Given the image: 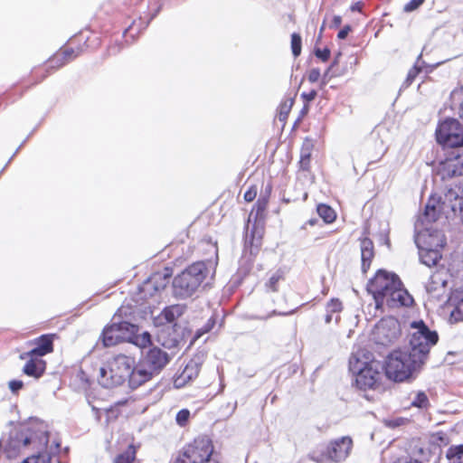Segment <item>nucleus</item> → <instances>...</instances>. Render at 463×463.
Returning a JSON list of instances; mask_svg holds the SVG:
<instances>
[{
  "label": "nucleus",
  "instance_id": "1a4fd4ad",
  "mask_svg": "<svg viewBox=\"0 0 463 463\" xmlns=\"http://www.w3.org/2000/svg\"><path fill=\"white\" fill-rule=\"evenodd\" d=\"M373 335L377 345L388 346L395 343L402 335L400 322L393 317H383L375 326Z\"/></svg>",
  "mask_w": 463,
  "mask_h": 463
},
{
  "label": "nucleus",
  "instance_id": "a878e982",
  "mask_svg": "<svg viewBox=\"0 0 463 463\" xmlns=\"http://www.w3.org/2000/svg\"><path fill=\"white\" fill-rule=\"evenodd\" d=\"M420 258L423 264L428 267H434L441 259L440 253L432 249H422L420 252Z\"/></svg>",
  "mask_w": 463,
  "mask_h": 463
},
{
  "label": "nucleus",
  "instance_id": "5fc2aeb1",
  "mask_svg": "<svg viewBox=\"0 0 463 463\" xmlns=\"http://www.w3.org/2000/svg\"><path fill=\"white\" fill-rule=\"evenodd\" d=\"M342 24V17L340 15H335L332 19L331 27H339Z\"/></svg>",
  "mask_w": 463,
  "mask_h": 463
},
{
  "label": "nucleus",
  "instance_id": "9d476101",
  "mask_svg": "<svg viewBox=\"0 0 463 463\" xmlns=\"http://www.w3.org/2000/svg\"><path fill=\"white\" fill-rule=\"evenodd\" d=\"M461 127L459 121L455 118L443 120L435 131L437 142L449 147H459Z\"/></svg>",
  "mask_w": 463,
  "mask_h": 463
},
{
  "label": "nucleus",
  "instance_id": "a19ab883",
  "mask_svg": "<svg viewBox=\"0 0 463 463\" xmlns=\"http://www.w3.org/2000/svg\"><path fill=\"white\" fill-rule=\"evenodd\" d=\"M343 309V304L338 298H332L326 304L327 313H340Z\"/></svg>",
  "mask_w": 463,
  "mask_h": 463
},
{
  "label": "nucleus",
  "instance_id": "58836bf2",
  "mask_svg": "<svg viewBox=\"0 0 463 463\" xmlns=\"http://www.w3.org/2000/svg\"><path fill=\"white\" fill-rule=\"evenodd\" d=\"M215 324H216V318L214 317H211L207 320V322L203 325V326L197 330L196 335H195L196 338H199L203 335L210 332L214 327Z\"/></svg>",
  "mask_w": 463,
  "mask_h": 463
},
{
  "label": "nucleus",
  "instance_id": "20e7f679",
  "mask_svg": "<svg viewBox=\"0 0 463 463\" xmlns=\"http://www.w3.org/2000/svg\"><path fill=\"white\" fill-rule=\"evenodd\" d=\"M135 364V358L126 354H117L99 367L97 380L105 388H113L125 383Z\"/></svg>",
  "mask_w": 463,
  "mask_h": 463
},
{
  "label": "nucleus",
  "instance_id": "bf43d9fd",
  "mask_svg": "<svg viewBox=\"0 0 463 463\" xmlns=\"http://www.w3.org/2000/svg\"><path fill=\"white\" fill-rule=\"evenodd\" d=\"M385 151H383L382 154H381V156L379 158H381L382 156H383V154H384Z\"/></svg>",
  "mask_w": 463,
  "mask_h": 463
},
{
  "label": "nucleus",
  "instance_id": "a211bd4d",
  "mask_svg": "<svg viewBox=\"0 0 463 463\" xmlns=\"http://www.w3.org/2000/svg\"><path fill=\"white\" fill-rule=\"evenodd\" d=\"M57 338L56 334H45L42 335L39 337L33 339L30 342L31 345H33L34 347L28 351L24 352V355L33 354V355H38V356H44L48 354H51L53 352V342L54 339Z\"/></svg>",
  "mask_w": 463,
  "mask_h": 463
},
{
  "label": "nucleus",
  "instance_id": "de8ad7c7",
  "mask_svg": "<svg viewBox=\"0 0 463 463\" xmlns=\"http://www.w3.org/2000/svg\"><path fill=\"white\" fill-rule=\"evenodd\" d=\"M307 76L308 81H310L311 83H315L318 81V80L321 77L320 70L318 68H312L307 71Z\"/></svg>",
  "mask_w": 463,
  "mask_h": 463
},
{
  "label": "nucleus",
  "instance_id": "3c124183",
  "mask_svg": "<svg viewBox=\"0 0 463 463\" xmlns=\"http://www.w3.org/2000/svg\"><path fill=\"white\" fill-rule=\"evenodd\" d=\"M352 30V27L347 24V25H345L337 33V38L339 40H344L347 37L348 33L351 32Z\"/></svg>",
  "mask_w": 463,
  "mask_h": 463
},
{
  "label": "nucleus",
  "instance_id": "c9c22d12",
  "mask_svg": "<svg viewBox=\"0 0 463 463\" xmlns=\"http://www.w3.org/2000/svg\"><path fill=\"white\" fill-rule=\"evenodd\" d=\"M22 463H51V456L48 453H38L24 458Z\"/></svg>",
  "mask_w": 463,
  "mask_h": 463
},
{
  "label": "nucleus",
  "instance_id": "dca6fc26",
  "mask_svg": "<svg viewBox=\"0 0 463 463\" xmlns=\"http://www.w3.org/2000/svg\"><path fill=\"white\" fill-rule=\"evenodd\" d=\"M19 358L21 360H27L23 368L24 374L36 379L43 375L46 370V362L41 356L36 354L24 355V353H23L19 355Z\"/></svg>",
  "mask_w": 463,
  "mask_h": 463
},
{
  "label": "nucleus",
  "instance_id": "473e14b6",
  "mask_svg": "<svg viewBox=\"0 0 463 463\" xmlns=\"http://www.w3.org/2000/svg\"><path fill=\"white\" fill-rule=\"evenodd\" d=\"M430 438L432 443L438 446H448L450 443L449 436L442 430L431 433Z\"/></svg>",
  "mask_w": 463,
  "mask_h": 463
},
{
  "label": "nucleus",
  "instance_id": "49530a36",
  "mask_svg": "<svg viewBox=\"0 0 463 463\" xmlns=\"http://www.w3.org/2000/svg\"><path fill=\"white\" fill-rule=\"evenodd\" d=\"M425 0H410L403 7V10L407 13L412 12L420 7Z\"/></svg>",
  "mask_w": 463,
  "mask_h": 463
},
{
  "label": "nucleus",
  "instance_id": "412c9836",
  "mask_svg": "<svg viewBox=\"0 0 463 463\" xmlns=\"http://www.w3.org/2000/svg\"><path fill=\"white\" fill-rule=\"evenodd\" d=\"M362 270L366 273L374 258V245L371 239L364 237L360 239Z\"/></svg>",
  "mask_w": 463,
  "mask_h": 463
},
{
  "label": "nucleus",
  "instance_id": "6ab92c4d",
  "mask_svg": "<svg viewBox=\"0 0 463 463\" xmlns=\"http://www.w3.org/2000/svg\"><path fill=\"white\" fill-rule=\"evenodd\" d=\"M270 193L271 186L269 185L265 194H261L253 205L249 216V222L253 217V222H266Z\"/></svg>",
  "mask_w": 463,
  "mask_h": 463
},
{
  "label": "nucleus",
  "instance_id": "ea45409f",
  "mask_svg": "<svg viewBox=\"0 0 463 463\" xmlns=\"http://www.w3.org/2000/svg\"><path fill=\"white\" fill-rule=\"evenodd\" d=\"M422 71V66L416 62L408 71L406 82L411 84L417 76Z\"/></svg>",
  "mask_w": 463,
  "mask_h": 463
},
{
  "label": "nucleus",
  "instance_id": "72a5a7b5",
  "mask_svg": "<svg viewBox=\"0 0 463 463\" xmlns=\"http://www.w3.org/2000/svg\"><path fill=\"white\" fill-rule=\"evenodd\" d=\"M411 406L420 409H427L430 406V402L426 393L424 392H419L411 402Z\"/></svg>",
  "mask_w": 463,
  "mask_h": 463
},
{
  "label": "nucleus",
  "instance_id": "f3484780",
  "mask_svg": "<svg viewBox=\"0 0 463 463\" xmlns=\"http://www.w3.org/2000/svg\"><path fill=\"white\" fill-rule=\"evenodd\" d=\"M154 375V373H152L143 362L139 361L137 364L133 365L128 376L129 387L131 389H137L152 380Z\"/></svg>",
  "mask_w": 463,
  "mask_h": 463
},
{
  "label": "nucleus",
  "instance_id": "f257e3e1",
  "mask_svg": "<svg viewBox=\"0 0 463 463\" xmlns=\"http://www.w3.org/2000/svg\"><path fill=\"white\" fill-rule=\"evenodd\" d=\"M411 327L415 329L410 339V347L395 349L385 360V375L397 383L404 382L420 369L428 358L430 348L439 340L436 331H431L422 321H414Z\"/></svg>",
  "mask_w": 463,
  "mask_h": 463
},
{
  "label": "nucleus",
  "instance_id": "13d9d810",
  "mask_svg": "<svg viewBox=\"0 0 463 463\" xmlns=\"http://www.w3.org/2000/svg\"><path fill=\"white\" fill-rule=\"evenodd\" d=\"M460 140H459V147L463 146V126L461 127V132H460Z\"/></svg>",
  "mask_w": 463,
  "mask_h": 463
},
{
  "label": "nucleus",
  "instance_id": "c03bdc74",
  "mask_svg": "<svg viewBox=\"0 0 463 463\" xmlns=\"http://www.w3.org/2000/svg\"><path fill=\"white\" fill-rule=\"evenodd\" d=\"M122 49V43L120 42H115L111 44H109L106 50V56L109 57L112 55H116Z\"/></svg>",
  "mask_w": 463,
  "mask_h": 463
},
{
  "label": "nucleus",
  "instance_id": "f8f14e48",
  "mask_svg": "<svg viewBox=\"0 0 463 463\" xmlns=\"http://www.w3.org/2000/svg\"><path fill=\"white\" fill-rule=\"evenodd\" d=\"M134 326L127 321L113 323L104 327L101 341L105 347H111L125 342L132 332Z\"/></svg>",
  "mask_w": 463,
  "mask_h": 463
},
{
  "label": "nucleus",
  "instance_id": "2f4dec72",
  "mask_svg": "<svg viewBox=\"0 0 463 463\" xmlns=\"http://www.w3.org/2000/svg\"><path fill=\"white\" fill-rule=\"evenodd\" d=\"M63 56L60 53V52H56L44 64L51 71V73L57 71L58 69L63 67L67 62L64 60Z\"/></svg>",
  "mask_w": 463,
  "mask_h": 463
},
{
  "label": "nucleus",
  "instance_id": "4468645a",
  "mask_svg": "<svg viewBox=\"0 0 463 463\" xmlns=\"http://www.w3.org/2000/svg\"><path fill=\"white\" fill-rule=\"evenodd\" d=\"M151 370L158 374L170 362L169 354L157 346L150 347L140 360Z\"/></svg>",
  "mask_w": 463,
  "mask_h": 463
},
{
  "label": "nucleus",
  "instance_id": "6e6d98bb",
  "mask_svg": "<svg viewBox=\"0 0 463 463\" xmlns=\"http://www.w3.org/2000/svg\"><path fill=\"white\" fill-rule=\"evenodd\" d=\"M317 222H318V221H317V219H310V220H308V221L305 223V225L303 226V228H305V226H306L307 224H309L310 226H314L315 224H317Z\"/></svg>",
  "mask_w": 463,
  "mask_h": 463
},
{
  "label": "nucleus",
  "instance_id": "39448f33",
  "mask_svg": "<svg viewBox=\"0 0 463 463\" xmlns=\"http://www.w3.org/2000/svg\"><path fill=\"white\" fill-rule=\"evenodd\" d=\"M207 271L203 262L198 261L190 265L174 279L175 294L179 298L192 296L206 279Z\"/></svg>",
  "mask_w": 463,
  "mask_h": 463
},
{
  "label": "nucleus",
  "instance_id": "423d86ee",
  "mask_svg": "<svg viewBox=\"0 0 463 463\" xmlns=\"http://www.w3.org/2000/svg\"><path fill=\"white\" fill-rule=\"evenodd\" d=\"M213 450L210 438L205 435L198 436L178 451L174 463H219L211 460Z\"/></svg>",
  "mask_w": 463,
  "mask_h": 463
},
{
  "label": "nucleus",
  "instance_id": "603ef678",
  "mask_svg": "<svg viewBox=\"0 0 463 463\" xmlns=\"http://www.w3.org/2000/svg\"><path fill=\"white\" fill-rule=\"evenodd\" d=\"M140 346L141 347H146L149 345H151V335L148 334V333H144L142 334V335L140 336Z\"/></svg>",
  "mask_w": 463,
  "mask_h": 463
},
{
  "label": "nucleus",
  "instance_id": "7ed1b4c3",
  "mask_svg": "<svg viewBox=\"0 0 463 463\" xmlns=\"http://www.w3.org/2000/svg\"><path fill=\"white\" fill-rule=\"evenodd\" d=\"M350 366L356 371L355 386L362 391L377 390L383 386V366L366 350H359L350 361Z\"/></svg>",
  "mask_w": 463,
  "mask_h": 463
},
{
  "label": "nucleus",
  "instance_id": "cd10ccee",
  "mask_svg": "<svg viewBox=\"0 0 463 463\" xmlns=\"http://www.w3.org/2000/svg\"><path fill=\"white\" fill-rule=\"evenodd\" d=\"M317 212L326 223H332L336 219L335 210L326 203H319L317 207Z\"/></svg>",
  "mask_w": 463,
  "mask_h": 463
},
{
  "label": "nucleus",
  "instance_id": "09e8293b",
  "mask_svg": "<svg viewBox=\"0 0 463 463\" xmlns=\"http://www.w3.org/2000/svg\"><path fill=\"white\" fill-rule=\"evenodd\" d=\"M9 389L12 392L16 393L24 387V383L21 380H12L8 383Z\"/></svg>",
  "mask_w": 463,
  "mask_h": 463
},
{
  "label": "nucleus",
  "instance_id": "aec40b11",
  "mask_svg": "<svg viewBox=\"0 0 463 463\" xmlns=\"http://www.w3.org/2000/svg\"><path fill=\"white\" fill-rule=\"evenodd\" d=\"M266 222H253L249 238L250 254L256 255L263 241L265 235Z\"/></svg>",
  "mask_w": 463,
  "mask_h": 463
},
{
  "label": "nucleus",
  "instance_id": "c85d7f7f",
  "mask_svg": "<svg viewBox=\"0 0 463 463\" xmlns=\"http://www.w3.org/2000/svg\"><path fill=\"white\" fill-rule=\"evenodd\" d=\"M285 279L284 271L278 269L275 271L265 283V287L269 292H277L279 290V284Z\"/></svg>",
  "mask_w": 463,
  "mask_h": 463
},
{
  "label": "nucleus",
  "instance_id": "4c0bfd02",
  "mask_svg": "<svg viewBox=\"0 0 463 463\" xmlns=\"http://www.w3.org/2000/svg\"><path fill=\"white\" fill-rule=\"evenodd\" d=\"M190 415L191 413L188 409L180 410L175 416L176 423L180 427H185L189 422Z\"/></svg>",
  "mask_w": 463,
  "mask_h": 463
},
{
  "label": "nucleus",
  "instance_id": "9b49d317",
  "mask_svg": "<svg viewBox=\"0 0 463 463\" xmlns=\"http://www.w3.org/2000/svg\"><path fill=\"white\" fill-rule=\"evenodd\" d=\"M118 454L113 463H134L137 459V453L141 448L135 436L131 433L121 434L116 442Z\"/></svg>",
  "mask_w": 463,
  "mask_h": 463
},
{
  "label": "nucleus",
  "instance_id": "a18cd8bd",
  "mask_svg": "<svg viewBox=\"0 0 463 463\" xmlns=\"http://www.w3.org/2000/svg\"><path fill=\"white\" fill-rule=\"evenodd\" d=\"M331 52L327 47L323 49H316L315 55L322 61H327L330 58Z\"/></svg>",
  "mask_w": 463,
  "mask_h": 463
},
{
  "label": "nucleus",
  "instance_id": "c756f323",
  "mask_svg": "<svg viewBox=\"0 0 463 463\" xmlns=\"http://www.w3.org/2000/svg\"><path fill=\"white\" fill-rule=\"evenodd\" d=\"M171 276L172 269L170 268H165L164 269V272H155L145 283V287H148L153 282H157L158 280L163 279V282L161 283L160 288H164L166 286L168 279L171 278Z\"/></svg>",
  "mask_w": 463,
  "mask_h": 463
},
{
  "label": "nucleus",
  "instance_id": "b1692460",
  "mask_svg": "<svg viewBox=\"0 0 463 463\" xmlns=\"http://www.w3.org/2000/svg\"><path fill=\"white\" fill-rule=\"evenodd\" d=\"M185 309H186L185 305H181V304L171 305V306L165 307L162 310L160 317L163 319H165V321L166 323H173L184 313Z\"/></svg>",
  "mask_w": 463,
  "mask_h": 463
},
{
  "label": "nucleus",
  "instance_id": "f03ea898",
  "mask_svg": "<svg viewBox=\"0 0 463 463\" xmlns=\"http://www.w3.org/2000/svg\"><path fill=\"white\" fill-rule=\"evenodd\" d=\"M367 291L373 296L377 309L385 305L390 308L411 307L414 302L399 276L385 269L376 271L367 284Z\"/></svg>",
  "mask_w": 463,
  "mask_h": 463
},
{
  "label": "nucleus",
  "instance_id": "2eb2a0df",
  "mask_svg": "<svg viewBox=\"0 0 463 463\" xmlns=\"http://www.w3.org/2000/svg\"><path fill=\"white\" fill-rule=\"evenodd\" d=\"M201 363L196 359H191L184 368L177 373L174 378V385L175 388H183L194 379H196L201 371Z\"/></svg>",
  "mask_w": 463,
  "mask_h": 463
},
{
  "label": "nucleus",
  "instance_id": "79ce46f5",
  "mask_svg": "<svg viewBox=\"0 0 463 463\" xmlns=\"http://www.w3.org/2000/svg\"><path fill=\"white\" fill-rule=\"evenodd\" d=\"M59 52L61 54V56L65 58L64 60L67 63L74 60L79 55V52H75L74 49L71 47H64L62 49H60Z\"/></svg>",
  "mask_w": 463,
  "mask_h": 463
},
{
  "label": "nucleus",
  "instance_id": "e433bc0d",
  "mask_svg": "<svg viewBox=\"0 0 463 463\" xmlns=\"http://www.w3.org/2000/svg\"><path fill=\"white\" fill-rule=\"evenodd\" d=\"M439 215V210L435 205H431L428 203L424 210V217L429 222H433L438 220Z\"/></svg>",
  "mask_w": 463,
  "mask_h": 463
},
{
  "label": "nucleus",
  "instance_id": "f704fd0d",
  "mask_svg": "<svg viewBox=\"0 0 463 463\" xmlns=\"http://www.w3.org/2000/svg\"><path fill=\"white\" fill-rule=\"evenodd\" d=\"M302 50V39L299 33L291 34V51L294 57H298Z\"/></svg>",
  "mask_w": 463,
  "mask_h": 463
},
{
  "label": "nucleus",
  "instance_id": "4be33fe9",
  "mask_svg": "<svg viewBox=\"0 0 463 463\" xmlns=\"http://www.w3.org/2000/svg\"><path fill=\"white\" fill-rule=\"evenodd\" d=\"M314 150V142L311 138H305L301 148L299 157V168L303 171H309L311 168V155Z\"/></svg>",
  "mask_w": 463,
  "mask_h": 463
},
{
  "label": "nucleus",
  "instance_id": "7c9ffc66",
  "mask_svg": "<svg viewBox=\"0 0 463 463\" xmlns=\"http://www.w3.org/2000/svg\"><path fill=\"white\" fill-rule=\"evenodd\" d=\"M294 100L293 99H288L280 103L279 108L278 118L280 122L283 123V126L286 124L288 115L293 107Z\"/></svg>",
  "mask_w": 463,
  "mask_h": 463
},
{
  "label": "nucleus",
  "instance_id": "ddd939ff",
  "mask_svg": "<svg viewBox=\"0 0 463 463\" xmlns=\"http://www.w3.org/2000/svg\"><path fill=\"white\" fill-rule=\"evenodd\" d=\"M439 172L442 178L463 175V151H448L445 158L439 162Z\"/></svg>",
  "mask_w": 463,
  "mask_h": 463
},
{
  "label": "nucleus",
  "instance_id": "393cba45",
  "mask_svg": "<svg viewBox=\"0 0 463 463\" xmlns=\"http://www.w3.org/2000/svg\"><path fill=\"white\" fill-rule=\"evenodd\" d=\"M391 462L390 463H422L410 456L403 448L392 447L390 449Z\"/></svg>",
  "mask_w": 463,
  "mask_h": 463
},
{
  "label": "nucleus",
  "instance_id": "6e6552de",
  "mask_svg": "<svg viewBox=\"0 0 463 463\" xmlns=\"http://www.w3.org/2000/svg\"><path fill=\"white\" fill-rule=\"evenodd\" d=\"M37 440L42 443L43 446H47V433H42L39 436L34 433L29 436L24 435L22 432L16 433L14 436L9 438L4 448V453L8 459H14L21 455L24 449L30 445H35ZM33 448L39 449L35 446H33Z\"/></svg>",
  "mask_w": 463,
  "mask_h": 463
},
{
  "label": "nucleus",
  "instance_id": "864d4df0",
  "mask_svg": "<svg viewBox=\"0 0 463 463\" xmlns=\"http://www.w3.org/2000/svg\"><path fill=\"white\" fill-rule=\"evenodd\" d=\"M363 6H364V4L362 2H356L354 4H353L351 6H350V10L352 12H361L362 9H363Z\"/></svg>",
  "mask_w": 463,
  "mask_h": 463
},
{
  "label": "nucleus",
  "instance_id": "bb28decb",
  "mask_svg": "<svg viewBox=\"0 0 463 463\" xmlns=\"http://www.w3.org/2000/svg\"><path fill=\"white\" fill-rule=\"evenodd\" d=\"M449 463H463V444L452 445L446 452Z\"/></svg>",
  "mask_w": 463,
  "mask_h": 463
},
{
  "label": "nucleus",
  "instance_id": "4d7b16f0",
  "mask_svg": "<svg viewBox=\"0 0 463 463\" xmlns=\"http://www.w3.org/2000/svg\"><path fill=\"white\" fill-rule=\"evenodd\" d=\"M332 314L333 313L326 314V318H325L326 324H329L332 321Z\"/></svg>",
  "mask_w": 463,
  "mask_h": 463
},
{
  "label": "nucleus",
  "instance_id": "0eeeda50",
  "mask_svg": "<svg viewBox=\"0 0 463 463\" xmlns=\"http://www.w3.org/2000/svg\"><path fill=\"white\" fill-rule=\"evenodd\" d=\"M354 442L351 437L344 436L331 439L325 450H313L309 458L317 463H340L345 461L351 454Z\"/></svg>",
  "mask_w": 463,
  "mask_h": 463
},
{
  "label": "nucleus",
  "instance_id": "8fccbe9b",
  "mask_svg": "<svg viewBox=\"0 0 463 463\" xmlns=\"http://www.w3.org/2000/svg\"><path fill=\"white\" fill-rule=\"evenodd\" d=\"M317 95V90H310V91H308V92H303V93L301 94V98H302V99H303L307 103H308V102H310V101L314 100V99H316Z\"/></svg>",
  "mask_w": 463,
  "mask_h": 463
},
{
  "label": "nucleus",
  "instance_id": "37998d69",
  "mask_svg": "<svg viewBox=\"0 0 463 463\" xmlns=\"http://www.w3.org/2000/svg\"><path fill=\"white\" fill-rule=\"evenodd\" d=\"M257 194L258 188L255 184H252L244 193L243 198L246 202L250 203L255 200Z\"/></svg>",
  "mask_w": 463,
  "mask_h": 463
},
{
  "label": "nucleus",
  "instance_id": "5701e85b",
  "mask_svg": "<svg viewBox=\"0 0 463 463\" xmlns=\"http://www.w3.org/2000/svg\"><path fill=\"white\" fill-rule=\"evenodd\" d=\"M50 74L51 71L44 64L33 68L30 72V82L25 86V90L43 82Z\"/></svg>",
  "mask_w": 463,
  "mask_h": 463
}]
</instances>
